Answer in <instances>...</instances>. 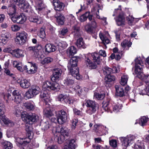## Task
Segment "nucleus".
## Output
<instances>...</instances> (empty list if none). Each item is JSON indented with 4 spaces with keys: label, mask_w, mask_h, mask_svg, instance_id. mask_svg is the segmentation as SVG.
I'll use <instances>...</instances> for the list:
<instances>
[{
    "label": "nucleus",
    "mask_w": 149,
    "mask_h": 149,
    "mask_svg": "<svg viewBox=\"0 0 149 149\" xmlns=\"http://www.w3.org/2000/svg\"><path fill=\"white\" fill-rule=\"evenodd\" d=\"M40 20V19H39L37 16L31 17L29 18V20L30 22L34 23H40L41 22Z\"/></svg>",
    "instance_id": "56"
},
{
    "label": "nucleus",
    "mask_w": 149,
    "mask_h": 149,
    "mask_svg": "<svg viewBox=\"0 0 149 149\" xmlns=\"http://www.w3.org/2000/svg\"><path fill=\"white\" fill-rule=\"evenodd\" d=\"M67 18L71 23H72L75 20L74 17L72 14H69L67 16Z\"/></svg>",
    "instance_id": "62"
},
{
    "label": "nucleus",
    "mask_w": 149,
    "mask_h": 149,
    "mask_svg": "<svg viewBox=\"0 0 149 149\" xmlns=\"http://www.w3.org/2000/svg\"><path fill=\"white\" fill-rule=\"evenodd\" d=\"M78 59L77 58L74 57H72L70 60L68 65V69L77 67Z\"/></svg>",
    "instance_id": "28"
},
{
    "label": "nucleus",
    "mask_w": 149,
    "mask_h": 149,
    "mask_svg": "<svg viewBox=\"0 0 149 149\" xmlns=\"http://www.w3.org/2000/svg\"><path fill=\"white\" fill-rule=\"evenodd\" d=\"M116 92V95L118 96L121 97L125 95L124 89L121 86L116 85L115 86Z\"/></svg>",
    "instance_id": "31"
},
{
    "label": "nucleus",
    "mask_w": 149,
    "mask_h": 149,
    "mask_svg": "<svg viewBox=\"0 0 149 149\" xmlns=\"http://www.w3.org/2000/svg\"><path fill=\"white\" fill-rule=\"evenodd\" d=\"M89 15V12H86L84 14L81 15L79 18V20L81 22L86 21Z\"/></svg>",
    "instance_id": "54"
},
{
    "label": "nucleus",
    "mask_w": 149,
    "mask_h": 149,
    "mask_svg": "<svg viewBox=\"0 0 149 149\" xmlns=\"http://www.w3.org/2000/svg\"><path fill=\"white\" fill-rule=\"evenodd\" d=\"M94 97L98 100H102L104 97L105 95L103 94H99V93L95 92L94 93Z\"/></svg>",
    "instance_id": "58"
},
{
    "label": "nucleus",
    "mask_w": 149,
    "mask_h": 149,
    "mask_svg": "<svg viewBox=\"0 0 149 149\" xmlns=\"http://www.w3.org/2000/svg\"><path fill=\"white\" fill-rule=\"evenodd\" d=\"M134 147L135 149H143V144L141 141L138 140L135 143Z\"/></svg>",
    "instance_id": "51"
},
{
    "label": "nucleus",
    "mask_w": 149,
    "mask_h": 149,
    "mask_svg": "<svg viewBox=\"0 0 149 149\" xmlns=\"http://www.w3.org/2000/svg\"><path fill=\"white\" fill-rule=\"evenodd\" d=\"M26 124H27V125H26V130L28 134H29L28 137L29 138L30 137V135L29 134L31 135V133H32V129L31 127L29 126L28 125H31L32 124H27L26 123Z\"/></svg>",
    "instance_id": "59"
},
{
    "label": "nucleus",
    "mask_w": 149,
    "mask_h": 149,
    "mask_svg": "<svg viewBox=\"0 0 149 149\" xmlns=\"http://www.w3.org/2000/svg\"><path fill=\"white\" fill-rule=\"evenodd\" d=\"M62 71L61 68H57L54 69L53 74L51 79L52 81H58L61 77Z\"/></svg>",
    "instance_id": "15"
},
{
    "label": "nucleus",
    "mask_w": 149,
    "mask_h": 149,
    "mask_svg": "<svg viewBox=\"0 0 149 149\" xmlns=\"http://www.w3.org/2000/svg\"><path fill=\"white\" fill-rule=\"evenodd\" d=\"M12 100L17 104L19 103L22 100L21 94L17 91L15 90L13 93Z\"/></svg>",
    "instance_id": "19"
},
{
    "label": "nucleus",
    "mask_w": 149,
    "mask_h": 149,
    "mask_svg": "<svg viewBox=\"0 0 149 149\" xmlns=\"http://www.w3.org/2000/svg\"><path fill=\"white\" fill-rule=\"evenodd\" d=\"M57 120L60 124H62L66 122L67 118V114L63 110L56 113Z\"/></svg>",
    "instance_id": "14"
},
{
    "label": "nucleus",
    "mask_w": 149,
    "mask_h": 149,
    "mask_svg": "<svg viewBox=\"0 0 149 149\" xmlns=\"http://www.w3.org/2000/svg\"><path fill=\"white\" fill-rule=\"evenodd\" d=\"M76 52V49L73 46L69 47L67 50V53L70 55H74Z\"/></svg>",
    "instance_id": "41"
},
{
    "label": "nucleus",
    "mask_w": 149,
    "mask_h": 149,
    "mask_svg": "<svg viewBox=\"0 0 149 149\" xmlns=\"http://www.w3.org/2000/svg\"><path fill=\"white\" fill-rule=\"evenodd\" d=\"M39 36L40 37L42 38H44L45 36V33L44 28H41L40 29Z\"/></svg>",
    "instance_id": "63"
},
{
    "label": "nucleus",
    "mask_w": 149,
    "mask_h": 149,
    "mask_svg": "<svg viewBox=\"0 0 149 149\" xmlns=\"http://www.w3.org/2000/svg\"><path fill=\"white\" fill-rule=\"evenodd\" d=\"M56 50V47L54 45L50 44H47L45 47V50L46 52L48 53L54 52Z\"/></svg>",
    "instance_id": "35"
},
{
    "label": "nucleus",
    "mask_w": 149,
    "mask_h": 149,
    "mask_svg": "<svg viewBox=\"0 0 149 149\" xmlns=\"http://www.w3.org/2000/svg\"><path fill=\"white\" fill-rule=\"evenodd\" d=\"M68 69L72 76L77 79H79L81 78V76L79 74V69L77 67Z\"/></svg>",
    "instance_id": "18"
},
{
    "label": "nucleus",
    "mask_w": 149,
    "mask_h": 149,
    "mask_svg": "<svg viewBox=\"0 0 149 149\" xmlns=\"http://www.w3.org/2000/svg\"><path fill=\"white\" fill-rule=\"evenodd\" d=\"M115 80V77L111 74L106 75L105 78V81L107 83L113 81Z\"/></svg>",
    "instance_id": "43"
},
{
    "label": "nucleus",
    "mask_w": 149,
    "mask_h": 149,
    "mask_svg": "<svg viewBox=\"0 0 149 149\" xmlns=\"http://www.w3.org/2000/svg\"><path fill=\"white\" fill-rule=\"evenodd\" d=\"M23 105L29 110H32L34 108V103L32 101L24 103Z\"/></svg>",
    "instance_id": "37"
},
{
    "label": "nucleus",
    "mask_w": 149,
    "mask_h": 149,
    "mask_svg": "<svg viewBox=\"0 0 149 149\" xmlns=\"http://www.w3.org/2000/svg\"><path fill=\"white\" fill-rule=\"evenodd\" d=\"M68 29L66 28H63L59 32V36L61 38H63V36L66 35L68 32Z\"/></svg>",
    "instance_id": "57"
},
{
    "label": "nucleus",
    "mask_w": 149,
    "mask_h": 149,
    "mask_svg": "<svg viewBox=\"0 0 149 149\" xmlns=\"http://www.w3.org/2000/svg\"><path fill=\"white\" fill-rule=\"evenodd\" d=\"M148 118L145 116H143L139 120H137L135 124L139 122V124L142 126H144L148 121Z\"/></svg>",
    "instance_id": "39"
},
{
    "label": "nucleus",
    "mask_w": 149,
    "mask_h": 149,
    "mask_svg": "<svg viewBox=\"0 0 149 149\" xmlns=\"http://www.w3.org/2000/svg\"><path fill=\"white\" fill-rule=\"evenodd\" d=\"M134 72L137 75V76L139 79L144 81L147 86L146 88L142 90L140 93L142 95H149V75H145L142 72V65L141 61L138 59H135Z\"/></svg>",
    "instance_id": "1"
},
{
    "label": "nucleus",
    "mask_w": 149,
    "mask_h": 149,
    "mask_svg": "<svg viewBox=\"0 0 149 149\" xmlns=\"http://www.w3.org/2000/svg\"><path fill=\"white\" fill-rule=\"evenodd\" d=\"M9 11L8 12V13L10 17L13 16L16 12V8L15 6H11L9 8Z\"/></svg>",
    "instance_id": "49"
},
{
    "label": "nucleus",
    "mask_w": 149,
    "mask_h": 149,
    "mask_svg": "<svg viewBox=\"0 0 149 149\" xmlns=\"http://www.w3.org/2000/svg\"><path fill=\"white\" fill-rule=\"evenodd\" d=\"M122 107L121 104L118 103L114 105L113 108V111L115 112H117L119 111Z\"/></svg>",
    "instance_id": "55"
},
{
    "label": "nucleus",
    "mask_w": 149,
    "mask_h": 149,
    "mask_svg": "<svg viewBox=\"0 0 149 149\" xmlns=\"http://www.w3.org/2000/svg\"><path fill=\"white\" fill-rule=\"evenodd\" d=\"M2 144L5 149H11L13 148L12 144L9 142L3 141Z\"/></svg>",
    "instance_id": "46"
},
{
    "label": "nucleus",
    "mask_w": 149,
    "mask_h": 149,
    "mask_svg": "<svg viewBox=\"0 0 149 149\" xmlns=\"http://www.w3.org/2000/svg\"><path fill=\"white\" fill-rule=\"evenodd\" d=\"M132 45V42L127 40L125 39L121 43V46L122 47L121 51H123L126 47H130Z\"/></svg>",
    "instance_id": "36"
},
{
    "label": "nucleus",
    "mask_w": 149,
    "mask_h": 149,
    "mask_svg": "<svg viewBox=\"0 0 149 149\" xmlns=\"http://www.w3.org/2000/svg\"><path fill=\"white\" fill-rule=\"evenodd\" d=\"M57 45L61 49H64L68 46V44L66 42L61 41L60 42H57L56 43Z\"/></svg>",
    "instance_id": "44"
},
{
    "label": "nucleus",
    "mask_w": 149,
    "mask_h": 149,
    "mask_svg": "<svg viewBox=\"0 0 149 149\" xmlns=\"http://www.w3.org/2000/svg\"><path fill=\"white\" fill-rule=\"evenodd\" d=\"M32 55L34 57L36 58H38L40 61H41L44 57V56L42 54L41 50L37 49V47L34 51Z\"/></svg>",
    "instance_id": "30"
},
{
    "label": "nucleus",
    "mask_w": 149,
    "mask_h": 149,
    "mask_svg": "<svg viewBox=\"0 0 149 149\" xmlns=\"http://www.w3.org/2000/svg\"><path fill=\"white\" fill-rule=\"evenodd\" d=\"M40 126L42 130H48L50 127L48 121L41 122Z\"/></svg>",
    "instance_id": "47"
},
{
    "label": "nucleus",
    "mask_w": 149,
    "mask_h": 149,
    "mask_svg": "<svg viewBox=\"0 0 149 149\" xmlns=\"http://www.w3.org/2000/svg\"><path fill=\"white\" fill-rule=\"evenodd\" d=\"M55 18L57 23L59 24L62 25L63 24L65 20L64 16L60 13H57L55 15Z\"/></svg>",
    "instance_id": "33"
},
{
    "label": "nucleus",
    "mask_w": 149,
    "mask_h": 149,
    "mask_svg": "<svg viewBox=\"0 0 149 149\" xmlns=\"http://www.w3.org/2000/svg\"><path fill=\"white\" fill-rule=\"evenodd\" d=\"M52 132L53 133H55V135L56 136H58V135H60L62 133V132L63 133H65V132H67L69 133L68 130L66 128H63L62 127H61L60 126H58L56 127H54L53 129L52 130Z\"/></svg>",
    "instance_id": "23"
},
{
    "label": "nucleus",
    "mask_w": 149,
    "mask_h": 149,
    "mask_svg": "<svg viewBox=\"0 0 149 149\" xmlns=\"http://www.w3.org/2000/svg\"><path fill=\"white\" fill-rule=\"evenodd\" d=\"M23 69L28 74H33L37 72L38 67L36 64L30 62L23 67Z\"/></svg>",
    "instance_id": "13"
},
{
    "label": "nucleus",
    "mask_w": 149,
    "mask_h": 149,
    "mask_svg": "<svg viewBox=\"0 0 149 149\" xmlns=\"http://www.w3.org/2000/svg\"><path fill=\"white\" fill-rule=\"evenodd\" d=\"M40 98L42 99V100L43 101L45 104L48 103L49 102L50 97L47 91H43L42 92L40 95Z\"/></svg>",
    "instance_id": "25"
},
{
    "label": "nucleus",
    "mask_w": 149,
    "mask_h": 149,
    "mask_svg": "<svg viewBox=\"0 0 149 149\" xmlns=\"http://www.w3.org/2000/svg\"><path fill=\"white\" fill-rule=\"evenodd\" d=\"M53 61V59L51 57H47L45 58L40 61V63L42 64H44L45 63H48L52 62Z\"/></svg>",
    "instance_id": "52"
},
{
    "label": "nucleus",
    "mask_w": 149,
    "mask_h": 149,
    "mask_svg": "<svg viewBox=\"0 0 149 149\" xmlns=\"http://www.w3.org/2000/svg\"><path fill=\"white\" fill-rule=\"evenodd\" d=\"M43 91L58 90L60 88L59 84L55 82L52 84L49 81H46L43 83L42 85Z\"/></svg>",
    "instance_id": "10"
},
{
    "label": "nucleus",
    "mask_w": 149,
    "mask_h": 149,
    "mask_svg": "<svg viewBox=\"0 0 149 149\" xmlns=\"http://www.w3.org/2000/svg\"><path fill=\"white\" fill-rule=\"evenodd\" d=\"M63 82L64 85L68 86L71 87L74 84V81L72 79L68 78L64 80Z\"/></svg>",
    "instance_id": "42"
},
{
    "label": "nucleus",
    "mask_w": 149,
    "mask_h": 149,
    "mask_svg": "<svg viewBox=\"0 0 149 149\" xmlns=\"http://www.w3.org/2000/svg\"><path fill=\"white\" fill-rule=\"evenodd\" d=\"M13 65L14 67L17 68V69L21 72L23 71V69L22 67V63L19 62H18L16 61H14L13 63Z\"/></svg>",
    "instance_id": "45"
},
{
    "label": "nucleus",
    "mask_w": 149,
    "mask_h": 149,
    "mask_svg": "<svg viewBox=\"0 0 149 149\" xmlns=\"http://www.w3.org/2000/svg\"><path fill=\"white\" fill-rule=\"evenodd\" d=\"M5 106L3 103H0V122H3L9 126L13 125L14 123L4 115Z\"/></svg>",
    "instance_id": "9"
},
{
    "label": "nucleus",
    "mask_w": 149,
    "mask_h": 149,
    "mask_svg": "<svg viewBox=\"0 0 149 149\" xmlns=\"http://www.w3.org/2000/svg\"><path fill=\"white\" fill-rule=\"evenodd\" d=\"M85 104L87 108L86 111L87 113L91 115L96 111L97 108V104L94 101L88 100L86 101Z\"/></svg>",
    "instance_id": "7"
},
{
    "label": "nucleus",
    "mask_w": 149,
    "mask_h": 149,
    "mask_svg": "<svg viewBox=\"0 0 149 149\" xmlns=\"http://www.w3.org/2000/svg\"><path fill=\"white\" fill-rule=\"evenodd\" d=\"M17 81L20 84L21 87L24 88H27L31 85L29 81L26 79H19L17 80Z\"/></svg>",
    "instance_id": "24"
},
{
    "label": "nucleus",
    "mask_w": 149,
    "mask_h": 149,
    "mask_svg": "<svg viewBox=\"0 0 149 149\" xmlns=\"http://www.w3.org/2000/svg\"><path fill=\"white\" fill-rule=\"evenodd\" d=\"M35 3L34 7L38 13L41 14L42 13L43 14H48L50 13L46 6L43 3V0H34Z\"/></svg>",
    "instance_id": "4"
},
{
    "label": "nucleus",
    "mask_w": 149,
    "mask_h": 149,
    "mask_svg": "<svg viewBox=\"0 0 149 149\" xmlns=\"http://www.w3.org/2000/svg\"><path fill=\"white\" fill-rule=\"evenodd\" d=\"M11 54L13 56L17 58L23 57L24 56V51L19 49L14 50Z\"/></svg>",
    "instance_id": "27"
},
{
    "label": "nucleus",
    "mask_w": 149,
    "mask_h": 149,
    "mask_svg": "<svg viewBox=\"0 0 149 149\" xmlns=\"http://www.w3.org/2000/svg\"><path fill=\"white\" fill-rule=\"evenodd\" d=\"M45 107L44 109V115L47 117L52 116L53 115L52 108L48 104H45Z\"/></svg>",
    "instance_id": "29"
},
{
    "label": "nucleus",
    "mask_w": 149,
    "mask_h": 149,
    "mask_svg": "<svg viewBox=\"0 0 149 149\" xmlns=\"http://www.w3.org/2000/svg\"><path fill=\"white\" fill-rule=\"evenodd\" d=\"M10 36V33L8 32L4 31L2 33V37L6 39L9 38Z\"/></svg>",
    "instance_id": "61"
},
{
    "label": "nucleus",
    "mask_w": 149,
    "mask_h": 149,
    "mask_svg": "<svg viewBox=\"0 0 149 149\" xmlns=\"http://www.w3.org/2000/svg\"><path fill=\"white\" fill-rule=\"evenodd\" d=\"M124 15L123 11L121 9V5H119L117 8L115 9L114 11L113 14V16H114L117 15Z\"/></svg>",
    "instance_id": "38"
},
{
    "label": "nucleus",
    "mask_w": 149,
    "mask_h": 149,
    "mask_svg": "<svg viewBox=\"0 0 149 149\" xmlns=\"http://www.w3.org/2000/svg\"><path fill=\"white\" fill-rule=\"evenodd\" d=\"M116 24L118 26H122L125 24V15H118L116 20Z\"/></svg>",
    "instance_id": "32"
},
{
    "label": "nucleus",
    "mask_w": 149,
    "mask_h": 149,
    "mask_svg": "<svg viewBox=\"0 0 149 149\" xmlns=\"http://www.w3.org/2000/svg\"><path fill=\"white\" fill-rule=\"evenodd\" d=\"M128 79V77L126 74L123 75L121 77L120 81V84L123 86H124L127 84Z\"/></svg>",
    "instance_id": "48"
},
{
    "label": "nucleus",
    "mask_w": 149,
    "mask_h": 149,
    "mask_svg": "<svg viewBox=\"0 0 149 149\" xmlns=\"http://www.w3.org/2000/svg\"><path fill=\"white\" fill-rule=\"evenodd\" d=\"M14 114L17 116H19L21 114V117L23 121L28 124H31L35 121H37L38 117L35 114H28L26 112L21 113L19 109L16 107L14 111Z\"/></svg>",
    "instance_id": "2"
},
{
    "label": "nucleus",
    "mask_w": 149,
    "mask_h": 149,
    "mask_svg": "<svg viewBox=\"0 0 149 149\" xmlns=\"http://www.w3.org/2000/svg\"><path fill=\"white\" fill-rule=\"evenodd\" d=\"M57 100L70 104H73L77 101V100L74 97H70L68 93L60 95L57 97Z\"/></svg>",
    "instance_id": "8"
},
{
    "label": "nucleus",
    "mask_w": 149,
    "mask_h": 149,
    "mask_svg": "<svg viewBox=\"0 0 149 149\" xmlns=\"http://www.w3.org/2000/svg\"><path fill=\"white\" fill-rule=\"evenodd\" d=\"M75 140L74 139L68 140L67 144L65 145L64 149H74L75 148Z\"/></svg>",
    "instance_id": "26"
},
{
    "label": "nucleus",
    "mask_w": 149,
    "mask_h": 149,
    "mask_svg": "<svg viewBox=\"0 0 149 149\" xmlns=\"http://www.w3.org/2000/svg\"><path fill=\"white\" fill-rule=\"evenodd\" d=\"M27 36V34L24 31L18 32L16 34L15 41L17 44L23 45L25 42Z\"/></svg>",
    "instance_id": "11"
},
{
    "label": "nucleus",
    "mask_w": 149,
    "mask_h": 149,
    "mask_svg": "<svg viewBox=\"0 0 149 149\" xmlns=\"http://www.w3.org/2000/svg\"><path fill=\"white\" fill-rule=\"evenodd\" d=\"M104 74L105 75L110 74L112 73V69L107 66H105L102 68Z\"/></svg>",
    "instance_id": "53"
},
{
    "label": "nucleus",
    "mask_w": 149,
    "mask_h": 149,
    "mask_svg": "<svg viewBox=\"0 0 149 149\" xmlns=\"http://www.w3.org/2000/svg\"><path fill=\"white\" fill-rule=\"evenodd\" d=\"M11 20L14 23L22 24L26 20V17L23 14L20 15L13 16L10 17Z\"/></svg>",
    "instance_id": "16"
},
{
    "label": "nucleus",
    "mask_w": 149,
    "mask_h": 149,
    "mask_svg": "<svg viewBox=\"0 0 149 149\" xmlns=\"http://www.w3.org/2000/svg\"><path fill=\"white\" fill-rule=\"evenodd\" d=\"M21 27L16 24L12 25L11 27V30L14 32H17L19 31Z\"/></svg>",
    "instance_id": "60"
},
{
    "label": "nucleus",
    "mask_w": 149,
    "mask_h": 149,
    "mask_svg": "<svg viewBox=\"0 0 149 149\" xmlns=\"http://www.w3.org/2000/svg\"><path fill=\"white\" fill-rule=\"evenodd\" d=\"M69 133L66 132L65 133H63L60 135H58V137L57 138V142L59 144H61L63 143L65 139L67 140L69 139Z\"/></svg>",
    "instance_id": "21"
},
{
    "label": "nucleus",
    "mask_w": 149,
    "mask_h": 149,
    "mask_svg": "<svg viewBox=\"0 0 149 149\" xmlns=\"http://www.w3.org/2000/svg\"><path fill=\"white\" fill-rule=\"evenodd\" d=\"M87 18H88L89 21L90 22V23L93 26V27H95L97 24L95 19L94 17L92 15L90 14V13L89 12V15Z\"/></svg>",
    "instance_id": "40"
},
{
    "label": "nucleus",
    "mask_w": 149,
    "mask_h": 149,
    "mask_svg": "<svg viewBox=\"0 0 149 149\" xmlns=\"http://www.w3.org/2000/svg\"><path fill=\"white\" fill-rule=\"evenodd\" d=\"M53 3L55 10L61 11L63 10L65 7V4L59 0H53Z\"/></svg>",
    "instance_id": "17"
},
{
    "label": "nucleus",
    "mask_w": 149,
    "mask_h": 149,
    "mask_svg": "<svg viewBox=\"0 0 149 149\" xmlns=\"http://www.w3.org/2000/svg\"><path fill=\"white\" fill-rule=\"evenodd\" d=\"M15 141L16 144L19 147H21L20 149H23V148H25L26 146L28 144L29 142L27 141H23V139L18 137L15 138Z\"/></svg>",
    "instance_id": "20"
},
{
    "label": "nucleus",
    "mask_w": 149,
    "mask_h": 149,
    "mask_svg": "<svg viewBox=\"0 0 149 149\" xmlns=\"http://www.w3.org/2000/svg\"><path fill=\"white\" fill-rule=\"evenodd\" d=\"M19 7L24 10V11L26 12L32 13L33 11V10L31 9L29 3H23Z\"/></svg>",
    "instance_id": "34"
},
{
    "label": "nucleus",
    "mask_w": 149,
    "mask_h": 149,
    "mask_svg": "<svg viewBox=\"0 0 149 149\" xmlns=\"http://www.w3.org/2000/svg\"><path fill=\"white\" fill-rule=\"evenodd\" d=\"M85 57V63L90 69H95L97 67V64H100V57L97 53H89Z\"/></svg>",
    "instance_id": "3"
},
{
    "label": "nucleus",
    "mask_w": 149,
    "mask_h": 149,
    "mask_svg": "<svg viewBox=\"0 0 149 149\" xmlns=\"http://www.w3.org/2000/svg\"><path fill=\"white\" fill-rule=\"evenodd\" d=\"M97 26L96 25L95 27H93L91 24L90 23L89 24H87L85 26V29L88 32H92L93 29L96 28Z\"/></svg>",
    "instance_id": "50"
},
{
    "label": "nucleus",
    "mask_w": 149,
    "mask_h": 149,
    "mask_svg": "<svg viewBox=\"0 0 149 149\" xmlns=\"http://www.w3.org/2000/svg\"><path fill=\"white\" fill-rule=\"evenodd\" d=\"M99 36L104 44H107L110 43V41L108 38L109 36V34L107 32H105L104 33L100 32Z\"/></svg>",
    "instance_id": "22"
},
{
    "label": "nucleus",
    "mask_w": 149,
    "mask_h": 149,
    "mask_svg": "<svg viewBox=\"0 0 149 149\" xmlns=\"http://www.w3.org/2000/svg\"><path fill=\"white\" fill-rule=\"evenodd\" d=\"M40 91V89L38 86H32L25 93L24 97L26 99L33 98L38 95Z\"/></svg>",
    "instance_id": "5"
},
{
    "label": "nucleus",
    "mask_w": 149,
    "mask_h": 149,
    "mask_svg": "<svg viewBox=\"0 0 149 149\" xmlns=\"http://www.w3.org/2000/svg\"><path fill=\"white\" fill-rule=\"evenodd\" d=\"M72 30L73 33L74 35V37L76 39H77L76 45L79 47H84V44L83 40V38L80 37V34L79 33V28L77 26H73Z\"/></svg>",
    "instance_id": "6"
},
{
    "label": "nucleus",
    "mask_w": 149,
    "mask_h": 149,
    "mask_svg": "<svg viewBox=\"0 0 149 149\" xmlns=\"http://www.w3.org/2000/svg\"><path fill=\"white\" fill-rule=\"evenodd\" d=\"M110 145L113 148H116L117 146V141L114 139H112L109 141Z\"/></svg>",
    "instance_id": "64"
},
{
    "label": "nucleus",
    "mask_w": 149,
    "mask_h": 149,
    "mask_svg": "<svg viewBox=\"0 0 149 149\" xmlns=\"http://www.w3.org/2000/svg\"><path fill=\"white\" fill-rule=\"evenodd\" d=\"M135 138L134 136L130 135L125 137H120V139L121 141L122 145L123 148H126L130 144L132 143Z\"/></svg>",
    "instance_id": "12"
}]
</instances>
